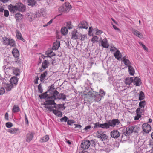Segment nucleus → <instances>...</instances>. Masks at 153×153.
Here are the masks:
<instances>
[{
  "label": "nucleus",
  "instance_id": "18",
  "mask_svg": "<svg viewBox=\"0 0 153 153\" xmlns=\"http://www.w3.org/2000/svg\"><path fill=\"white\" fill-rule=\"evenodd\" d=\"M77 31L76 30L72 31L71 33V39L73 40H77L78 39V36L77 34Z\"/></svg>",
  "mask_w": 153,
  "mask_h": 153
},
{
  "label": "nucleus",
  "instance_id": "5",
  "mask_svg": "<svg viewBox=\"0 0 153 153\" xmlns=\"http://www.w3.org/2000/svg\"><path fill=\"white\" fill-rule=\"evenodd\" d=\"M91 143L88 140H83L81 144V148L83 149H88L90 146Z\"/></svg>",
  "mask_w": 153,
  "mask_h": 153
},
{
  "label": "nucleus",
  "instance_id": "31",
  "mask_svg": "<svg viewBox=\"0 0 153 153\" xmlns=\"http://www.w3.org/2000/svg\"><path fill=\"white\" fill-rule=\"evenodd\" d=\"M114 56L116 58L119 60L121 58V55L120 53L119 50H117L116 51L114 54Z\"/></svg>",
  "mask_w": 153,
  "mask_h": 153
},
{
  "label": "nucleus",
  "instance_id": "11",
  "mask_svg": "<svg viewBox=\"0 0 153 153\" xmlns=\"http://www.w3.org/2000/svg\"><path fill=\"white\" fill-rule=\"evenodd\" d=\"M120 134V133L116 130H113L111 132L110 134L111 137L114 138H118Z\"/></svg>",
  "mask_w": 153,
  "mask_h": 153
},
{
  "label": "nucleus",
  "instance_id": "55",
  "mask_svg": "<svg viewBox=\"0 0 153 153\" xmlns=\"http://www.w3.org/2000/svg\"><path fill=\"white\" fill-rule=\"evenodd\" d=\"M5 92V90L3 88H1L0 89V95L3 94Z\"/></svg>",
  "mask_w": 153,
  "mask_h": 153
},
{
  "label": "nucleus",
  "instance_id": "47",
  "mask_svg": "<svg viewBox=\"0 0 153 153\" xmlns=\"http://www.w3.org/2000/svg\"><path fill=\"white\" fill-rule=\"evenodd\" d=\"M66 27L67 28L69 29H71L72 28L73 26L71 25V21H69L66 23Z\"/></svg>",
  "mask_w": 153,
  "mask_h": 153
},
{
  "label": "nucleus",
  "instance_id": "46",
  "mask_svg": "<svg viewBox=\"0 0 153 153\" xmlns=\"http://www.w3.org/2000/svg\"><path fill=\"white\" fill-rule=\"evenodd\" d=\"M131 128L132 130V132H137L139 130V127L137 126H131Z\"/></svg>",
  "mask_w": 153,
  "mask_h": 153
},
{
  "label": "nucleus",
  "instance_id": "8",
  "mask_svg": "<svg viewBox=\"0 0 153 153\" xmlns=\"http://www.w3.org/2000/svg\"><path fill=\"white\" fill-rule=\"evenodd\" d=\"M27 14L28 19L30 22L33 21L35 19L36 17H37V13H33L30 12L28 13Z\"/></svg>",
  "mask_w": 153,
  "mask_h": 153
},
{
  "label": "nucleus",
  "instance_id": "7",
  "mask_svg": "<svg viewBox=\"0 0 153 153\" xmlns=\"http://www.w3.org/2000/svg\"><path fill=\"white\" fill-rule=\"evenodd\" d=\"M108 123L109 124L110 126L114 127L117 125H118L120 122L118 119H113L111 120H109L108 121Z\"/></svg>",
  "mask_w": 153,
  "mask_h": 153
},
{
  "label": "nucleus",
  "instance_id": "23",
  "mask_svg": "<svg viewBox=\"0 0 153 153\" xmlns=\"http://www.w3.org/2000/svg\"><path fill=\"white\" fill-rule=\"evenodd\" d=\"M12 54L15 58H17L19 56V54L18 49L16 48H14L12 51Z\"/></svg>",
  "mask_w": 153,
  "mask_h": 153
},
{
  "label": "nucleus",
  "instance_id": "57",
  "mask_svg": "<svg viewBox=\"0 0 153 153\" xmlns=\"http://www.w3.org/2000/svg\"><path fill=\"white\" fill-rule=\"evenodd\" d=\"M13 85L8 84L7 85V90L10 91V90L13 87Z\"/></svg>",
  "mask_w": 153,
  "mask_h": 153
},
{
  "label": "nucleus",
  "instance_id": "14",
  "mask_svg": "<svg viewBox=\"0 0 153 153\" xmlns=\"http://www.w3.org/2000/svg\"><path fill=\"white\" fill-rule=\"evenodd\" d=\"M84 97L85 100L89 102L91 101L93 99L92 95L91 94L90 92H89L87 94H84Z\"/></svg>",
  "mask_w": 153,
  "mask_h": 153
},
{
  "label": "nucleus",
  "instance_id": "12",
  "mask_svg": "<svg viewBox=\"0 0 153 153\" xmlns=\"http://www.w3.org/2000/svg\"><path fill=\"white\" fill-rule=\"evenodd\" d=\"M78 26L79 28L87 29L88 27V24L86 21H83L79 23Z\"/></svg>",
  "mask_w": 153,
  "mask_h": 153
},
{
  "label": "nucleus",
  "instance_id": "22",
  "mask_svg": "<svg viewBox=\"0 0 153 153\" xmlns=\"http://www.w3.org/2000/svg\"><path fill=\"white\" fill-rule=\"evenodd\" d=\"M132 131L131 126L127 127L126 128V132L124 133L125 135L126 136H129L133 132Z\"/></svg>",
  "mask_w": 153,
  "mask_h": 153
},
{
  "label": "nucleus",
  "instance_id": "20",
  "mask_svg": "<svg viewBox=\"0 0 153 153\" xmlns=\"http://www.w3.org/2000/svg\"><path fill=\"white\" fill-rule=\"evenodd\" d=\"M122 61L124 64L127 67H128L130 66L131 63L128 59H127L126 57L124 56L122 59Z\"/></svg>",
  "mask_w": 153,
  "mask_h": 153
},
{
  "label": "nucleus",
  "instance_id": "35",
  "mask_svg": "<svg viewBox=\"0 0 153 153\" xmlns=\"http://www.w3.org/2000/svg\"><path fill=\"white\" fill-rule=\"evenodd\" d=\"M57 99H62L65 100L66 98V96L65 95L62 93L59 94L58 96L57 97Z\"/></svg>",
  "mask_w": 153,
  "mask_h": 153
},
{
  "label": "nucleus",
  "instance_id": "58",
  "mask_svg": "<svg viewBox=\"0 0 153 153\" xmlns=\"http://www.w3.org/2000/svg\"><path fill=\"white\" fill-rule=\"evenodd\" d=\"M102 33V32L101 30H98V29H96V35H100Z\"/></svg>",
  "mask_w": 153,
  "mask_h": 153
},
{
  "label": "nucleus",
  "instance_id": "38",
  "mask_svg": "<svg viewBox=\"0 0 153 153\" xmlns=\"http://www.w3.org/2000/svg\"><path fill=\"white\" fill-rule=\"evenodd\" d=\"M47 75V72L45 71L41 75L40 80L41 81L44 80V79Z\"/></svg>",
  "mask_w": 153,
  "mask_h": 153
},
{
  "label": "nucleus",
  "instance_id": "56",
  "mask_svg": "<svg viewBox=\"0 0 153 153\" xmlns=\"http://www.w3.org/2000/svg\"><path fill=\"white\" fill-rule=\"evenodd\" d=\"M137 116H135L134 117V120H139V118L141 117V115L140 114H136Z\"/></svg>",
  "mask_w": 153,
  "mask_h": 153
},
{
  "label": "nucleus",
  "instance_id": "3",
  "mask_svg": "<svg viewBox=\"0 0 153 153\" xmlns=\"http://www.w3.org/2000/svg\"><path fill=\"white\" fill-rule=\"evenodd\" d=\"M72 6L68 2L64 3L62 5L58 8V11L61 13V15L63 13H67L69 12L72 8Z\"/></svg>",
  "mask_w": 153,
  "mask_h": 153
},
{
  "label": "nucleus",
  "instance_id": "37",
  "mask_svg": "<svg viewBox=\"0 0 153 153\" xmlns=\"http://www.w3.org/2000/svg\"><path fill=\"white\" fill-rule=\"evenodd\" d=\"M36 2L35 0H28V4L29 5L33 6L34 5Z\"/></svg>",
  "mask_w": 153,
  "mask_h": 153
},
{
  "label": "nucleus",
  "instance_id": "54",
  "mask_svg": "<svg viewBox=\"0 0 153 153\" xmlns=\"http://www.w3.org/2000/svg\"><path fill=\"white\" fill-rule=\"evenodd\" d=\"M139 44L140 45L142 46L143 49L146 51H148V48L143 44H142L141 42H139Z\"/></svg>",
  "mask_w": 153,
  "mask_h": 153
},
{
  "label": "nucleus",
  "instance_id": "51",
  "mask_svg": "<svg viewBox=\"0 0 153 153\" xmlns=\"http://www.w3.org/2000/svg\"><path fill=\"white\" fill-rule=\"evenodd\" d=\"M60 121L61 122H66L67 121L68 118L66 116H65L64 117L61 118L60 120Z\"/></svg>",
  "mask_w": 153,
  "mask_h": 153
},
{
  "label": "nucleus",
  "instance_id": "43",
  "mask_svg": "<svg viewBox=\"0 0 153 153\" xmlns=\"http://www.w3.org/2000/svg\"><path fill=\"white\" fill-rule=\"evenodd\" d=\"M133 33L135 35L138 36L139 37H140L142 36L141 33L139 32L137 30H133Z\"/></svg>",
  "mask_w": 153,
  "mask_h": 153
},
{
  "label": "nucleus",
  "instance_id": "6",
  "mask_svg": "<svg viewBox=\"0 0 153 153\" xmlns=\"http://www.w3.org/2000/svg\"><path fill=\"white\" fill-rule=\"evenodd\" d=\"M142 128L144 132L146 134L149 133L151 130L150 125L146 123H145L143 125Z\"/></svg>",
  "mask_w": 153,
  "mask_h": 153
},
{
  "label": "nucleus",
  "instance_id": "40",
  "mask_svg": "<svg viewBox=\"0 0 153 153\" xmlns=\"http://www.w3.org/2000/svg\"><path fill=\"white\" fill-rule=\"evenodd\" d=\"M13 73L16 76L19 75L20 73L19 69L16 68H14L13 69Z\"/></svg>",
  "mask_w": 153,
  "mask_h": 153
},
{
  "label": "nucleus",
  "instance_id": "42",
  "mask_svg": "<svg viewBox=\"0 0 153 153\" xmlns=\"http://www.w3.org/2000/svg\"><path fill=\"white\" fill-rule=\"evenodd\" d=\"M47 93V92H45L42 94L41 95H39V97L41 99L47 98L48 97H49V96Z\"/></svg>",
  "mask_w": 153,
  "mask_h": 153
},
{
  "label": "nucleus",
  "instance_id": "63",
  "mask_svg": "<svg viewBox=\"0 0 153 153\" xmlns=\"http://www.w3.org/2000/svg\"><path fill=\"white\" fill-rule=\"evenodd\" d=\"M113 26V27L116 30H117L118 31H120V29L118 28L115 25H113L112 24Z\"/></svg>",
  "mask_w": 153,
  "mask_h": 153
},
{
  "label": "nucleus",
  "instance_id": "13",
  "mask_svg": "<svg viewBox=\"0 0 153 153\" xmlns=\"http://www.w3.org/2000/svg\"><path fill=\"white\" fill-rule=\"evenodd\" d=\"M99 42L101 43V45L103 47L108 48L109 46L108 44L107 43L106 39H102L101 37L99 39Z\"/></svg>",
  "mask_w": 153,
  "mask_h": 153
},
{
  "label": "nucleus",
  "instance_id": "30",
  "mask_svg": "<svg viewBox=\"0 0 153 153\" xmlns=\"http://www.w3.org/2000/svg\"><path fill=\"white\" fill-rule=\"evenodd\" d=\"M133 81V79L132 77L126 78L125 81V83L126 84L130 85Z\"/></svg>",
  "mask_w": 153,
  "mask_h": 153
},
{
  "label": "nucleus",
  "instance_id": "45",
  "mask_svg": "<svg viewBox=\"0 0 153 153\" xmlns=\"http://www.w3.org/2000/svg\"><path fill=\"white\" fill-rule=\"evenodd\" d=\"M146 104V101H142L139 103V106L141 108H144Z\"/></svg>",
  "mask_w": 153,
  "mask_h": 153
},
{
  "label": "nucleus",
  "instance_id": "50",
  "mask_svg": "<svg viewBox=\"0 0 153 153\" xmlns=\"http://www.w3.org/2000/svg\"><path fill=\"white\" fill-rule=\"evenodd\" d=\"M93 31V28L92 27H90L89 28V31L88 33V34L90 36H93V34L92 33Z\"/></svg>",
  "mask_w": 153,
  "mask_h": 153
},
{
  "label": "nucleus",
  "instance_id": "29",
  "mask_svg": "<svg viewBox=\"0 0 153 153\" xmlns=\"http://www.w3.org/2000/svg\"><path fill=\"white\" fill-rule=\"evenodd\" d=\"M128 71L129 72V74L131 75H133L134 74V68L131 65L128 67Z\"/></svg>",
  "mask_w": 153,
  "mask_h": 153
},
{
  "label": "nucleus",
  "instance_id": "60",
  "mask_svg": "<svg viewBox=\"0 0 153 153\" xmlns=\"http://www.w3.org/2000/svg\"><path fill=\"white\" fill-rule=\"evenodd\" d=\"M53 20V19H51L49 22L47 23V24L46 25V26H48L49 25L51 24L52 23Z\"/></svg>",
  "mask_w": 153,
  "mask_h": 153
},
{
  "label": "nucleus",
  "instance_id": "52",
  "mask_svg": "<svg viewBox=\"0 0 153 153\" xmlns=\"http://www.w3.org/2000/svg\"><path fill=\"white\" fill-rule=\"evenodd\" d=\"M4 15L6 17H7L9 15V12L7 10H5L4 11Z\"/></svg>",
  "mask_w": 153,
  "mask_h": 153
},
{
  "label": "nucleus",
  "instance_id": "48",
  "mask_svg": "<svg viewBox=\"0 0 153 153\" xmlns=\"http://www.w3.org/2000/svg\"><path fill=\"white\" fill-rule=\"evenodd\" d=\"M5 126L7 128H9L13 126V124L11 122H8L6 123Z\"/></svg>",
  "mask_w": 153,
  "mask_h": 153
},
{
  "label": "nucleus",
  "instance_id": "39",
  "mask_svg": "<svg viewBox=\"0 0 153 153\" xmlns=\"http://www.w3.org/2000/svg\"><path fill=\"white\" fill-rule=\"evenodd\" d=\"M145 98V95L144 93L141 91L140 92L139 94V100H143Z\"/></svg>",
  "mask_w": 153,
  "mask_h": 153
},
{
  "label": "nucleus",
  "instance_id": "19",
  "mask_svg": "<svg viewBox=\"0 0 153 153\" xmlns=\"http://www.w3.org/2000/svg\"><path fill=\"white\" fill-rule=\"evenodd\" d=\"M18 79L15 76L12 77L10 79V83L12 85H16L17 84Z\"/></svg>",
  "mask_w": 153,
  "mask_h": 153
},
{
  "label": "nucleus",
  "instance_id": "36",
  "mask_svg": "<svg viewBox=\"0 0 153 153\" xmlns=\"http://www.w3.org/2000/svg\"><path fill=\"white\" fill-rule=\"evenodd\" d=\"M144 111L143 108L142 109L140 108H138L136 111V114H140L143 113Z\"/></svg>",
  "mask_w": 153,
  "mask_h": 153
},
{
  "label": "nucleus",
  "instance_id": "49",
  "mask_svg": "<svg viewBox=\"0 0 153 153\" xmlns=\"http://www.w3.org/2000/svg\"><path fill=\"white\" fill-rule=\"evenodd\" d=\"M80 37V40L82 41H84L85 39L87 38V35H82L81 34Z\"/></svg>",
  "mask_w": 153,
  "mask_h": 153
},
{
  "label": "nucleus",
  "instance_id": "15",
  "mask_svg": "<svg viewBox=\"0 0 153 153\" xmlns=\"http://www.w3.org/2000/svg\"><path fill=\"white\" fill-rule=\"evenodd\" d=\"M34 133L33 132H30L28 133L26 136V141L30 142L32 139L34 135Z\"/></svg>",
  "mask_w": 153,
  "mask_h": 153
},
{
  "label": "nucleus",
  "instance_id": "2",
  "mask_svg": "<svg viewBox=\"0 0 153 153\" xmlns=\"http://www.w3.org/2000/svg\"><path fill=\"white\" fill-rule=\"evenodd\" d=\"M55 98L51 96L48 97L45 99L46 101L44 103V105H45V108H48L49 111H51L52 109L54 108H56V106L54 105L53 107H48L47 105H56V103L55 102Z\"/></svg>",
  "mask_w": 153,
  "mask_h": 153
},
{
  "label": "nucleus",
  "instance_id": "25",
  "mask_svg": "<svg viewBox=\"0 0 153 153\" xmlns=\"http://www.w3.org/2000/svg\"><path fill=\"white\" fill-rule=\"evenodd\" d=\"M60 46V42L59 41H56L54 43L52 47V49L53 50H57Z\"/></svg>",
  "mask_w": 153,
  "mask_h": 153
},
{
  "label": "nucleus",
  "instance_id": "16",
  "mask_svg": "<svg viewBox=\"0 0 153 153\" xmlns=\"http://www.w3.org/2000/svg\"><path fill=\"white\" fill-rule=\"evenodd\" d=\"M18 128H11L8 129L7 131L9 133L14 134H17L19 132Z\"/></svg>",
  "mask_w": 153,
  "mask_h": 153
},
{
  "label": "nucleus",
  "instance_id": "27",
  "mask_svg": "<svg viewBox=\"0 0 153 153\" xmlns=\"http://www.w3.org/2000/svg\"><path fill=\"white\" fill-rule=\"evenodd\" d=\"M49 139V136L46 135L42 138H41L39 140V142L41 143H44L48 141Z\"/></svg>",
  "mask_w": 153,
  "mask_h": 153
},
{
  "label": "nucleus",
  "instance_id": "28",
  "mask_svg": "<svg viewBox=\"0 0 153 153\" xmlns=\"http://www.w3.org/2000/svg\"><path fill=\"white\" fill-rule=\"evenodd\" d=\"M53 112V113L56 116L59 117H61L62 116V112L59 111L58 110H56L53 109V110H52Z\"/></svg>",
  "mask_w": 153,
  "mask_h": 153
},
{
  "label": "nucleus",
  "instance_id": "1",
  "mask_svg": "<svg viewBox=\"0 0 153 153\" xmlns=\"http://www.w3.org/2000/svg\"><path fill=\"white\" fill-rule=\"evenodd\" d=\"M8 8L9 11L13 13L17 11L23 12L26 9L25 6L22 3H18L15 5L10 4L8 5Z\"/></svg>",
  "mask_w": 153,
  "mask_h": 153
},
{
  "label": "nucleus",
  "instance_id": "33",
  "mask_svg": "<svg viewBox=\"0 0 153 153\" xmlns=\"http://www.w3.org/2000/svg\"><path fill=\"white\" fill-rule=\"evenodd\" d=\"M61 33L64 35H66L68 33V30L65 27H63L61 29Z\"/></svg>",
  "mask_w": 153,
  "mask_h": 153
},
{
  "label": "nucleus",
  "instance_id": "9",
  "mask_svg": "<svg viewBox=\"0 0 153 153\" xmlns=\"http://www.w3.org/2000/svg\"><path fill=\"white\" fill-rule=\"evenodd\" d=\"M99 93L100 94H96V102H98L101 100V98L105 95V92L102 89L100 90Z\"/></svg>",
  "mask_w": 153,
  "mask_h": 153
},
{
  "label": "nucleus",
  "instance_id": "4",
  "mask_svg": "<svg viewBox=\"0 0 153 153\" xmlns=\"http://www.w3.org/2000/svg\"><path fill=\"white\" fill-rule=\"evenodd\" d=\"M4 44L6 45H9L11 47H14L16 46L15 42L12 39L4 37L3 39Z\"/></svg>",
  "mask_w": 153,
  "mask_h": 153
},
{
  "label": "nucleus",
  "instance_id": "17",
  "mask_svg": "<svg viewBox=\"0 0 153 153\" xmlns=\"http://www.w3.org/2000/svg\"><path fill=\"white\" fill-rule=\"evenodd\" d=\"M100 127L104 129H108L110 127L108 123H105L103 124H99L96 123V127Z\"/></svg>",
  "mask_w": 153,
  "mask_h": 153
},
{
  "label": "nucleus",
  "instance_id": "24",
  "mask_svg": "<svg viewBox=\"0 0 153 153\" xmlns=\"http://www.w3.org/2000/svg\"><path fill=\"white\" fill-rule=\"evenodd\" d=\"M134 83L137 86H139L141 84V80L139 78L136 77L134 80Z\"/></svg>",
  "mask_w": 153,
  "mask_h": 153
},
{
  "label": "nucleus",
  "instance_id": "34",
  "mask_svg": "<svg viewBox=\"0 0 153 153\" xmlns=\"http://www.w3.org/2000/svg\"><path fill=\"white\" fill-rule=\"evenodd\" d=\"M45 54L48 57H50L55 56V55L54 52H53L51 51L46 52Z\"/></svg>",
  "mask_w": 153,
  "mask_h": 153
},
{
  "label": "nucleus",
  "instance_id": "21",
  "mask_svg": "<svg viewBox=\"0 0 153 153\" xmlns=\"http://www.w3.org/2000/svg\"><path fill=\"white\" fill-rule=\"evenodd\" d=\"M23 15L20 13H17L15 15V18L17 21L19 22L22 19Z\"/></svg>",
  "mask_w": 153,
  "mask_h": 153
},
{
  "label": "nucleus",
  "instance_id": "26",
  "mask_svg": "<svg viewBox=\"0 0 153 153\" xmlns=\"http://www.w3.org/2000/svg\"><path fill=\"white\" fill-rule=\"evenodd\" d=\"M16 35L18 39L21 40L23 42L25 41V39L23 38L22 34L19 31H17L16 32Z\"/></svg>",
  "mask_w": 153,
  "mask_h": 153
},
{
  "label": "nucleus",
  "instance_id": "62",
  "mask_svg": "<svg viewBox=\"0 0 153 153\" xmlns=\"http://www.w3.org/2000/svg\"><path fill=\"white\" fill-rule=\"evenodd\" d=\"M74 125L75 126V128H81L82 127V126L80 125H78L77 124H75Z\"/></svg>",
  "mask_w": 153,
  "mask_h": 153
},
{
  "label": "nucleus",
  "instance_id": "59",
  "mask_svg": "<svg viewBox=\"0 0 153 153\" xmlns=\"http://www.w3.org/2000/svg\"><path fill=\"white\" fill-rule=\"evenodd\" d=\"M5 119L7 121L9 120L8 114L7 112L5 114Z\"/></svg>",
  "mask_w": 153,
  "mask_h": 153
},
{
  "label": "nucleus",
  "instance_id": "41",
  "mask_svg": "<svg viewBox=\"0 0 153 153\" xmlns=\"http://www.w3.org/2000/svg\"><path fill=\"white\" fill-rule=\"evenodd\" d=\"M48 63H49L47 60H45L42 63V68L44 69H45L47 68Z\"/></svg>",
  "mask_w": 153,
  "mask_h": 153
},
{
  "label": "nucleus",
  "instance_id": "10",
  "mask_svg": "<svg viewBox=\"0 0 153 153\" xmlns=\"http://www.w3.org/2000/svg\"><path fill=\"white\" fill-rule=\"evenodd\" d=\"M96 135L97 138H99L102 141L105 140L107 139L108 137L107 136L106 134L100 133L98 131H97L96 133Z\"/></svg>",
  "mask_w": 153,
  "mask_h": 153
},
{
  "label": "nucleus",
  "instance_id": "53",
  "mask_svg": "<svg viewBox=\"0 0 153 153\" xmlns=\"http://www.w3.org/2000/svg\"><path fill=\"white\" fill-rule=\"evenodd\" d=\"M74 123V120H69L67 121V123L68 125H71L72 124Z\"/></svg>",
  "mask_w": 153,
  "mask_h": 153
},
{
  "label": "nucleus",
  "instance_id": "64",
  "mask_svg": "<svg viewBox=\"0 0 153 153\" xmlns=\"http://www.w3.org/2000/svg\"><path fill=\"white\" fill-rule=\"evenodd\" d=\"M91 128V126H86L85 128V130H88L89 129H90Z\"/></svg>",
  "mask_w": 153,
  "mask_h": 153
},
{
  "label": "nucleus",
  "instance_id": "32",
  "mask_svg": "<svg viewBox=\"0 0 153 153\" xmlns=\"http://www.w3.org/2000/svg\"><path fill=\"white\" fill-rule=\"evenodd\" d=\"M20 111V109L18 106L15 105L13 106L12 109V111L13 113L18 112Z\"/></svg>",
  "mask_w": 153,
  "mask_h": 153
},
{
  "label": "nucleus",
  "instance_id": "44",
  "mask_svg": "<svg viewBox=\"0 0 153 153\" xmlns=\"http://www.w3.org/2000/svg\"><path fill=\"white\" fill-rule=\"evenodd\" d=\"M59 92L56 90H55L53 93V94L52 97H53L54 98H55V99H57V96H58L59 95Z\"/></svg>",
  "mask_w": 153,
  "mask_h": 153
},
{
  "label": "nucleus",
  "instance_id": "61",
  "mask_svg": "<svg viewBox=\"0 0 153 153\" xmlns=\"http://www.w3.org/2000/svg\"><path fill=\"white\" fill-rule=\"evenodd\" d=\"M38 89L39 90L40 93H42V89L41 86L40 84H39L38 87Z\"/></svg>",
  "mask_w": 153,
  "mask_h": 153
}]
</instances>
